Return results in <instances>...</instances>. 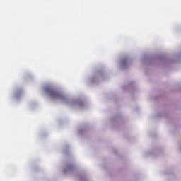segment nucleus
<instances>
[{
    "label": "nucleus",
    "instance_id": "nucleus-2",
    "mask_svg": "<svg viewBox=\"0 0 181 181\" xmlns=\"http://www.w3.org/2000/svg\"><path fill=\"white\" fill-rule=\"evenodd\" d=\"M73 168H74V165H66V170H71V169H73Z\"/></svg>",
    "mask_w": 181,
    "mask_h": 181
},
{
    "label": "nucleus",
    "instance_id": "nucleus-1",
    "mask_svg": "<svg viewBox=\"0 0 181 181\" xmlns=\"http://www.w3.org/2000/svg\"><path fill=\"white\" fill-rule=\"evenodd\" d=\"M45 91H47V94H49L50 98L52 100H64L63 94L53 88L47 87L45 88Z\"/></svg>",
    "mask_w": 181,
    "mask_h": 181
}]
</instances>
